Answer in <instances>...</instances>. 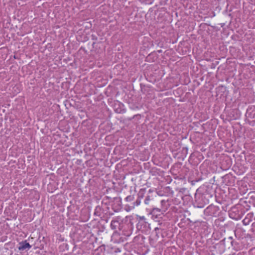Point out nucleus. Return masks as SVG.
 Returning <instances> with one entry per match:
<instances>
[{
    "instance_id": "aec40b11",
    "label": "nucleus",
    "mask_w": 255,
    "mask_h": 255,
    "mask_svg": "<svg viewBox=\"0 0 255 255\" xmlns=\"http://www.w3.org/2000/svg\"><path fill=\"white\" fill-rule=\"evenodd\" d=\"M246 114H248L249 115H250V114L249 113V109L247 110V113H246Z\"/></svg>"
},
{
    "instance_id": "4be33fe9",
    "label": "nucleus",
    "mask_w": 255,
    "mask_h": 255,
    "mask_svg": "<svg viewBox=\"0 0 255 255\" xmlns=\"http://www.w3.org/2000/svg\"><path fill=\"white\" fill-rule=\"evenodd\" d=\"M150 56V55H149L147 57L146 59H148V58H149Z\"/></svg>"
},
{
    "instance_id": "2eb2a0df",
    "label": "nucleus",
    "mask_w": 255,
    "mask_h": 255,
    "mask_svg": "<svg viewBox=\"0 0 255 255\" xmlns=\"http://www.w3.org/2000/svg\"><path fill=\"white\" fill-rule=\"evenodd\" d=\"M91 39L93 40L96 41L98 39L97 36L95 34H92L91 35Z\"/></svg>"
},
{
    "instance_id": "b1692460",
    "label": "nucleus",
    "mask_w": 255,
    "mask_h": 255,
    "mask_svg": "<svg viewBox=\"0 0 255 255\" xmlns=\"http://www.w3.org/2000/svg\"><path fill=\"white\" fill-rule=\"evenodd\" d=\"M229 239L232 240V237H229Z\"/></svg>"
},
{
    "instance_id": "4468645a",
    "label": "nucleus",
    "mask_w": 255,
    "mask_h": 255,
    "mask_svg": "<svg viewBox=\"0 0 255 255\" xmlns=\"http://www.w3.org/2000/svg\"><path fill=\"white\" fill-rule=\"evenodd\" d=\"M194 207H196L197 208H203L204 207V204H200L196 201L195 203L194 204Z\"/></svg>"
},
{
    "instance_id": "f3484780",
    "label": "nucleus",
    "mask_w": 255,
    "mask_h": 255,
    "mask_svg": "<svg viewBox=\"0 0 255 255\" xmlns=\"http://www.w3.org/2000/svg\"><path fill=\"white\" fill-rule=\"evenodd\" d=\"M113 209L114 210V212H118L119 210H120V208H118L117 209H115V206H113V207H112Z\"/></svg>"
},
{
    "instance_id": "f8f14e48",
    "label": "nucleus",
    "mask_w": 255,
    "mask_h": 255,
    "mask_svg": "<svg viewBox=\"0 0 255 255\" xmlns=\"http://www.w3.org/2000/svg\"><path fill=\"white\" fill-rule=\"evenodd\" d=\"M140 90L142 93L145 94L146 93V86L143 84H140Z\"/></svg>"
},
{
    "instance_id": "a211bd4d",
    "label": "nucleus",
    "mask_w": 255,
    "mask_h": 255,
    "mask_svg": "<svg viewBox=\"0 0 255 255\" xmlns=\"http://www.w3.org/2000/svg\"><path fill=\"white\" fill-rule=\"evenodd\" d=\"M96 44V42H94L93 43H92V46L93 47H94V45L95 44Z\"/></svg>"
},
{
    "instance_id": "dca6fc26",
    "label": "nucleus",
    "mask_w": 255,
    "mask_h": 255,
    "mask_svg": "<svg viewBox=\"0 0 255 255\" xmlns=\"http://www.w3.org/2000/svg\"><path fill=\"white\" fill-rule=\"evenodd\" d=\"M159 229L158 227H156V228H155V229H154V231H155V232L156 236L157 237H158V233H157V232H156V231H158V230H159Z\"/></svg>"
},
{
    "instance_id": "412c9836",
    "label": "nucleus",
    "mask_w": 255,
    "mask_h": 255,
    "mask_svg": "<svg viewBox=\"0 0 255 255\" xmlns=\"http://www.w3.org/2000/svg\"><path fill=\"white\" fill-rule=\"evenodd\" d=\"M231 244H232V246H234V242L233 241H232L231 242Z\"/></svg>"
},
{
    "instance_id": "423d86ee",
    "label": "nucleus",
    "mask_w": 255,
    "mask_h": 255,
    "mask_svg": "<svg viewBox=\"0 0 255 255\" xmlns=\"http://www.w3.org/2000/svg\"><path fill=\"white\" fill-rule=\"evenodd\" d=\"M31 248V246L27 242L26 240L19 242L17 248L19 251H24L29 250Z\"/></svg>"
},
{
    "instance_id": "1a4fd4ad",
    "label": "nucleus",
    "mask_w": 255,
    "mask_h": 255,
    "mask_svg": "<svg viewBox=\"0 0 255 255\" xmlns=\"http://www.w3.org/2000/svg\"><path fill=\"white\" fill-rule=\"evenodd\" d=\"M252 221V219L251 218V217H246L242 221L243 224L244 225H249V224L251 223V222Z\"/></svg>"
},
{
    "instance_id": "6ab92c4d",
    "label": "nucleus",
    "mask_w": 255,
    "mask_h": 255,
    "mask_svg": "<svg viewBox=\"0 0 255 255\" xmlns=\"http://www.w3.org/2000/svg\"><path fill=\"white\" fill-rule=\"evenodd\" d=\"M113 214H114V213H110V212H109V215L110 216H112V215H113Z\"/></svg>"
},
{
    "instance_id": "0eeeda50",
    "label": "nucleus",
    "mask_w": 255,
    "mask_h": 255,
    "mask_svg": "<svg viewBox=\"0 0 255 255\" xmlns=\"http://www.w3.org/2000/svg\"><path fill=\"white\" fill-rule=\"evenodd\" d=\"M119 225V218L117 217L112 220L110 226L112 230H116Z\"/></svg>"
},
{
    "instance_id": "20e7f679",
    "label": "nucleus",
    "mask_w": 255,
    "mask_h": 255,
    "mask_svg": "<svg viewBox=\"0 0 255 255\" xmlns=\"http://www.w3.org/2000/svg\"><path fill=\"white\" fill-rule=\"evenodd\" d=\"M147 193V190L146 188H142L140 189L137 193V199L132 203V207L134 208L135 206H138L140 204L141 200H143V198H145Z\"/></svg>"
},
{
    "instance_id": "f257e3e1",
    "label": "nucleus",
    "mask_w": 255,
    "mask_h": 255,
    "mask_svg": "<svg viewBox=\"0 0 255 255\" xmlns=\"http://www.w3.org/2000/svg\"><path fill=\"white\" fill-rule=\"evenodd\" d=\"M136 226L138 231L142 233L148 234L151 230L150 224L146 221L144 216H136Z\"/></svg>"
},
{
    "instance_id": "5701e85b",
    "label": "nucleus",
    "mask_w": 255,
    "mask_h": 255,
    "mask_svg": "<svg viewBox=\"0 0 255 255\" xmlns=\"http://www.w3.org/2000/svg\"><path fill=\"white\" fill-rule=\"evenodd\" d=\"M114 199H115V200H118V199H118V198H114Z\"/></svg>"
},
{
    "instance_id": "9b49d317",
    "label": "nucleus",
    "mask_w": 255,
    "mask_h": 255,
    "mask_svg": "<svg viewBox=\"0 0 255 255\" xmlns=\"http://www.w3.org/2000/svg\"><path fill=\"white\" fill-rule=\"evenodd\" d=\"M161 208H166V210L168 208V204L167 203V201H165V200H161Z\"/></svg>"
},
{
    "instance_id": "f03ea898",
    "label": "nucleus",
    "mask_w": 255,
    "mask_h": 255,
    "mask_svg": "<svg viewBox=\"0 0 255 255\" xmlns=\"http://www.w3.org/2000/svg\"><path fill=\"white\" fill-rule=\"evenodd\" d=\"M166 211V208H153L150 211V214L152 216V218L156 221H159V220L162 218L164 213Z\"/></svg>"
},
{
    "instance_id": "393cba45",
    "label": "nucleus",
    "mask_w": 255,
    "mask_h": 255,
    "mask_svg": "<svg viewBox=\"0 0 255 255\" xmlns=\"http://www.w3.org/2000/svg\"><path fill=\"white\" fill-rule=\"evenodd\" d=\"M203 195H202V196H201V198L202 199V198H203Z\"/></svg>"
},
{
    "instance_id": "7ed1b4c3",
    "label": "nucleus",
    "mask_w": 255,
    "mask_h": 255,
    "mask_svg": "<svg viewBox=\"0 0 255 255\" xmlns=\"http://www.w3.org/2000/svg\"><path fill=\"white\" fill-rule=\"evenodd\" d=\"M219 211L218 206L211 204L204 210V213L206 216H216Z\"/></svg>"
},
{
    "instance_id": "39448f33",
    "label": "nucleus",
    "mask_w": 255,
    "mask_h": 255,
    "mask_svg": "<svg viewBox=\"0 0 255 255\" xmlns=\"http://www.w3.org/2000/svg\"><path fill=\"white\" fill-rule=\"evenodd\" d=\"M143 200V203L145 205H149L151 204L152 201L153 200V190L151 189L147 190V193Z\"/></svg>"
},
{
    "instance_id": "9d476101",
    "label": "nucleus",
    "mask_w": 255,
    "mask_h": 255,
    "mask_svg": "<svg viewBox=\"0 0 255 255\" xmlns=\"http://www.w3.org/2000/svg\"><path fill=\"white\" fill-rule=\"evenodd\" d=\"M101 208L98 206L96 207L95 212H94V215L96 216H100L101 215Z\"/></svg>"
},
{
    "instance_id": "a878e982",
    "label": "nucleus",
    "mask_w": 255,
    "mask_h": 255,
    "mask_svg": "<svg viewBox=\"0 0 255 255\" xmlns=\"http://www.w3.org/2000/svg\"><path fill=\"white\" fill-rule=\"evenodd\" d=\"M106 197L107 198H109V197H108V196H106Z\"/></svg>"
},
{
    "instance_id": "6e6552de",
    "label": "nucleus",
    "mask_w": 255,
    "mask_h": 255,
    "mask_svg": "<svg viewBox=\"0 0 255 255\" xmlns=\"http://www.w3.org/2000/svg\"><path fill=\"white\" fill-rule=\"evenodd\" d=\"M159 169L155 167H152L149 170V173L152 176H156L159 174Z\"/></svg>"
},
{
    "instance_id": "ddd939ff",
    "label": "nucleus",
    "mask_w": 255,
    "mask_h": 255,
    "mask_svg": "<svg viewBox=\"0 0 255 255\" xmlns=\"http://www.w3.org/2000/svg\"><path fill=\"white\" fill-rule=\"evenodd\" d=\"M133 199H134V197L131 195L128 196L125 198V200L127 202H131V201H133Z\"/></svg>"
}]
</instances>
